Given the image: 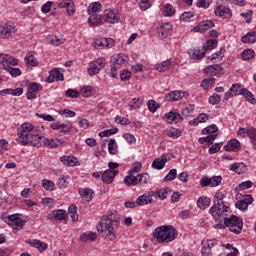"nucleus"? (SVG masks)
<instances>
[{
	"label": "nucleus",
	"mask_w": 256,
	"mask_h": 256,
	"mask_svg": "<svg viewBox=\"0 0 256 256\" xmlns=\"http://www.w3.org/2000/svg\"><path fill=\"white\" fill-rule=\"evenodd\" d=\"M52 217L56 220V221H63V219H65L67 217V212L65 210H54L52 212Z\"/></svg>",
	"instance_id": "46"
},
{
	"label": "nucleus",
	"mask_w": 256,
	"mask_h": 256,
	"mask_svg": "<svg viewBox=\"0 0 256 256\" xmlns=\"http://www.w3.org/2000/svg\"><path fill=\"white\" fill-rule=\"evenodd\" d=\"M51 129H60L62 133H69V131L73 129V126L71 124H61L60 122H53L51 124Z\"/></svg>",
	"instance_id": "29"
},
{
	"label": "nucleus",
	"mask_w": 256,
	"mask_h": 256,
	"mask_svg": "<svg viewBox=\"0 0 256 256\" xmlns=\"http://www.w3.org/2000/svg\"><path fill=\"white\" fill-rule=\"evenodd\" d=\"M242 43H255L256 41V31L248 32L241 38Z\"/></svg>",
	"instance_id": "41"
},
{
	"label": "nucleus",
	"mask_w": 256,
	"mask_h": 256,
	"mask_svg": "<svg viewBox=\"0 0 256 256\" xmlns=\"http://www.w3.org/2000/svg\"><path fill=\"white\" fill-rule=\"evenodd\" d=\"M95 49H105V47H113V39L99 38L94 41Z\"/></svg>",
	"instance_id": "20"
},
{
	"label": "nucleus",
	"mask_w": 256,
	"mask_h": 256,
	"mask_svg": "<svg viewBox=\"0 0 256 256\" xmlns=\"http://www.w3.org/2000/svg\"><path fill=\"white\" fill-rule=\"evenodd\" d=\"M118 229H119V226H115L114 224H111L109 220L106 221L101 219L97 225V231L99 235L103 239H108V241H115V239H117Z\"/></svg>",
	"instance_id": "4"
},
{
	"label": "nucleus",
	"mask_w": 256,
	"mask_h": 256,
	"mask_svg": "<svg viewBox=\"0 0 256 256\" xmlns=\"http://www.w3.org/2000/svg\"><path fill=\"white\" fill-rule=\"evenodd\" d=\"M242 95L249 101V103H252V105H255L256 100L253 98V94L249 92L247 89L242 90Z\"/></svg>",
	"instance_id": "63"
},
{
	"label": "nucleus",
	"mask_w": 256,
	"mask_h": 256,
	"mask_svg": "<svg viewBox=\"0 0 256 256\" xmlns=\"http://www.w3.org/2000/svg\"><path fill=\"white\" fill-rule=\"evenodd\" d=\"M209 213L215 221L223 223L231 215V208L225 205V203L213 204L209 209Z\"/></svg>",
	"instance_id": "5"
},
{
	"label": "nucleus",
	"mask_w": 256,
	"mask_h": 256,
	"mask_svg": "<svg viewBox=\"0 0 256 256\" xmlns=\"http://www.w3.org/2000/svg\"><path fill=\"white\" fill-rule=\"evenodd\" d=\"M105 67L104 58H98L95 61L91 62L88 66L89 75H97Z\"/></svg>",
	"instance_id": "10"
},
{
	"label": "nucleus",
	"mask_w": 256,
	"mask_h": 256,
	"mask_svg": "<svg viewBox=\"0 0 256 256\" xmlns=\"http://www.w3.org/2000/svg\"><path fill=\"white\" fill-rule=\"evenodd\" d=\"M253 57H255V51H253L251 49L245 50L242 53L243 61H251V59H253Z\"/></svg>",
	"instance_id": "54"
},
{
	"label": "nucleus",
	"mask_w": 256,
	"mask_h": 256,
	"mask_svg": "<svg viewBox=\"0 0 256 256\" xmlns=\"http://www.w3.org/2000/svg\"><path fill=\"white\" fill-rule=\"evenodd\" d=\"M186 95V92L174 90L166 94L164 99L170 103H175V101H180V99H183V97H186Z\"/></svg>",
	"instance_id": "13"
},
{
	"label": "nucleus",
	"mask_w": 256,
	"mask_h": 256,
	"mask_svg": "<svg viewBox=\"0 0 256 256\" xmlns=\"http://www.w3.org/2000/svg\"><path fill=\"white\" fill-rule=\"evenodd\" d=\"M24 61L27 67H37V65H39V61L35 59L33 52H28L24 58Z\"/></svg>",
	"instance_id": "31"
},
{
	"label": "nucleus",
	"mask_w": 256,
	"mask_h": 256,
	"mask_svg": "<svg viewBox=\"0 0 256 256\" xmlns=\"http://www.w3.org/2000/svg\"><path fill=\"white\" fill-rule=\"evenodd\" d=\"M188 55L190 59H193L194 61H200V59H203V57H205V50L199 47L192 48L188 50Z\"/></svg>",
	"instance_id": "18"
},
{
	"label": "nucleus",
	"mask_w": 256,
	"mask_h": 256,
	"mask_svg": "<svg viewBox=\"0 0 256 256\" xmlns=\"http://www.w3.org/2000/svg\"><path fill=\"white\" fill-rule=\"evenodd\" d=\"M43 89V86L39 83L32 82L28 85V90L26 93V98L31 99H37V93Z\"/></svg>",
	"instance_id": "11"
},
{
	"label": "nucleus",
	"mask_w": 256,
	"mask_h": 256,
	"mask_svg": "<svg viewBox=\"0 0 256 256\" xmlns=\"http://www.w3.org/2000/svg\"><path fill=\"white\" fill-rule=\"evenodd\" d=\"M218 41L217 39H211L206 41V43L203 45V50L205 51H213L217 47Z\"/></svg>",
	"instance_id": "45"
},
{
	"label": "nucleus",
	"mask_w": 256,
	"mask_h": 256,
	"mask_svg": "<svg viewBox=\"0 0 256 256\" xmlns=\"http://www.w3.org/2000/svg\"><path fill=\"white\" fill-rule=\"evenodd\" d=\"M214 13L216 17H223L224 19H230L232 16L231 9L225 8V6H217Z\"/></svg>",
	"instance_id": "23"
},
{
	"label": "nucleus",
	"mask_w": 256,
	"mask_h": 256,
	"mask_svg": "<svg viewBox=\"0 0 256 256\" xmlns=\"http://www.w3.org/2000/svg\"><path fill=\"white\" fill-rule=\"evenodd\" d=\"M219 72H221V66L219 64L210 65L204 68V73H206V75H217Z\"/></svg>",
	"instance_id": "38"
},
{
	"label": "nucleus",
	"mask_w": 256,
	"mask_h": 256,
	"mask_svg": "<svg viewBox=\"0 0 256 256\" xmlns=\"http://www.w3.org/2000/svg\"><path fill=\"white\" fill-rule=\"evenodd\" d=\"M103 5L99 2H93L88 7V15H95V13H101Z\"/></svg>",
	"instance_id": "34"
},
{
	"label": "nucleus",
	"mask_w": 256,
	"mask_h": 256,
	"mask_svg": "<svg viewBox=\"0 0 256 256\" xmlns=\"http://www.w3.org/2000/svg\"><path fill=\"white\" fill-rule=\"evenodd\" d=\"M181 133V129L170 128L167 130L166 135L172 139H177V137H181Z\"/></svg>",
	"instance_id": "50"
},
{
	"label": "nucleus",
	"mask_w": 256,
	"mask_h": 256,
	"mask_svg": "<svg viewBox=\"0 0 256 256\" xmlns=\"http://www.w3.org/2000/svg\"><path fill=\"white\" fill-rule=\"evenodd\" d=\"M110 63L111 69L109 74L110 77H113V79H115V77H117V71H119V69H121L123 65H127V63H129V56L123 53L114 54L111 57Z\"/></svg>",
	"instance_id": "7"
},
{
	"label": "nucleus",
	"mask_w": 256,
	"mask_h": 256,
	"mask_svg": "<svg viewBox=\"0 0 256 256\" xmlns=\"http://www.w3.org/2000/svg\"><path fill=\"white\" fill-rule=\"evenodd\" d=\"M103 21H105L106 23H119V14L117 12H115V10H105L104 11V15H103Z\"/></svg>",
	"instance_id": "14"
},
{
	"label": "nucleus",
	"mask_w": 256,
	"mask_h": 256,
	"mask_svg": "<svg viewBox=\"0 0 256 256\" xmlns=\"http://www.w3.org/2000/svg\"><path fill=\"white\" fill-rule=\"evenodd\" d=\"M152 197H155V199H167V190H160V191H151Z\"/></svg>",
	"instance_id": "52"
},
{
	"label": "nucleus",
	"mask_w": 256,
	"mask_h": 256,
	"mask_svg": "<svg viewBox=\"0 0 256 256\" xmlns=\"http://www.w3.org/2000/svg\"><path fill=\"white\" fill-rule=\"evenodd\" d=\"M155 0H139V7L142 9V11H147L149 7H151V4Z\"/></svg>",
	"instance_id": "59"
},
{
	"label": "nucleus",
	"mask_w": 256,
	"mask_h": 256,
	"mask_svg": "<svg viewBox=\"0 0 256 256\" xmlns=\"http://www.w3.org/2000/svg\"><path fill=\"white\" fill-rule=\"evenodd\" d=\"M29 245H31V247H35L36 249H38L40 253H43V251H46L47 249V243L37 239L30 240Z\"/></svg>",
	"instance_id": "32"
},
{
	"label": "nucleus",
	"mask_w": 256,
	"mask_h": 256,
	"mask_svg": "<svg viewBox=\"0 0 256 256\" xmlns=\"http://www.w3.org/2000/svg\"><path fill=\"white\" fill-rule=\"evenodd\" d=\"M39 143L40 145H38V147H51L52 149H55L56 147H59L61 141L59 139L49 140L47 137L41 136Z\"/></svg>",
	"instance_id": "15"
},
{
	"label": "nucleus",
	"mask_w": 256,
	"mask_h": 256,
	"mask_svg": "<svg viewBox=\"0 0 256 256\" xmlns=\"http://www.w3.org/2000/svg\"><path fill=\"white\" fill-rule=\"evenodd\" d=\"M193 17H195V13H193V12H184L180 16V21H185L186 23H189L190 21H193Z\"/></svg>",
	"instance_id": "56"
},
{
	"label": "nucleus",
	"mask_w": 256,
	"mask_h": 256,
	"mask_svg": "<svg viewBox=\"0 0 256 256\" xmlns=\"http://www.w3.org/2000/svg\"><path fill=\"white\" fill-rule=\"evenodd\" d=\"M95 239H97L96 232L88 231V232L81 234V236H80V241H82V243H87V241H95Z\"/></svg>",
	"instance_id": "37"
},
{
	"label": "nucleus",
	"mask_w": 256,
	"mask_h": 256,
	"mask_svg": "<svg viewBox=\"0 0 256 256\" xmlns=\"http://www.w3.org/2000/svg\"><path fill=\"white\" fill-rule=\"evenodd\" d=\"M194 111H195V106L193 104H189L182 109V115L184 117H189V115H191V113H193Z\"/></svg>",
	"instance_id": "60"
},
{
	"label": "nucleus",
	"mask_w": 256,
	"mask_h": 256,
	"mask_svg": "<svg viewBox=\"0 0 256 256\" xmlns=\"http://www.w3.org/2000/svg\"><path fill=\"white\" fill-rule=\"evenodd\" d=\"M69 183H71V176L64 175L58 178L57 185L60 189H67V187H69Z\"/></svg>",
	"instance_id": "35"
},
{
	"label": "nucleus",
	"mask_w": 256,
	"mask_h": 256,
	"mask_svg": "<svg viewBox=\"0 0 256 256\" xmlns=\"http://www.w3.org/2000/svg\"><path fill=\"white\" fill-rule=\"evenodd\" d=\"M231 171H235V173H238L241 175V173H245L247 171V166L243 163H235L230 166Z\"/></svg>",
	"instance_id": "40"
},
{
	"label": "nucleus",
	"mask_w": 256,
	"mask_h": 256,
	"mask_svg": "<svg viewBox=\"0 0 256 256\" xmlns=\"http://www.w3.org/2000/svg\"><path fill=\"white\" fill-rule=\"evenodd\" d=\"M223 199H225V194L223 192H218L214 196V204L213 205H221L223 202Z\"/></svg>",
	"instance_id": "61"
},
{
	"label": "nucleus",
	"mask_w": 256,
	"mask_h": 256,
	"mask_svg": "<svg viewBox=\"0 0 256 256\" xmlns=\"http://www.w3.org/2000/svg\"><path fill=\"white\" fill-rule=\"evenodd\" d=\"M165 116L168 123H179L181 121V114L177 112H169Z\"/></svg>",
	"instance_id": "39"
},
{
	"label": "nucleus",
	"mask_w": 256,
	"mask_h": 256,
	"mask_svg": "<svg viewBox=\"0 0 256 256\" xmlns=\"http://www.w3.org/2000/svg\"><path fill=\"white\" fill-rule=\"evenodd\" d=\"M108 151L110 155H117V152L119 151V146L117 145V141H115V139L109 140Z\"/></svg>",
	"instance_id": "42"
},
{
	"label": "nucleus",
	"mask_w": 256,
	"mask_h": 256,
	"mask_svg": "<svg viewBox=\"0 0 256 256\" xmlns=\"http://www.w3.org/2000/svg\"><path fill=\"white\" fill-rule=\"evenodd\" d=\"M8 223L13 227L23 229V225H25V220L21 219V214H12L8 216Z\"/></svg>",
	"instance_id": "17"
},
{
	"label": "nucleus",
	"mask_w": 256,
	"mask_h": 256,
	"mask_svg": "<svg viewBox=\"0 0 256 256\" xmlns=\"http://www.w3.org/2000/svg\"><path fill=\"white\" fill-rule=\"evenodd\" d=\"M239 149H241V144L237 139L228 141L227 145L225 146L226 151H239Z\"/></svg>",
	"instance_id": "36"
},
{
	"label": "nucleus",
	"mask_w": 256,
	"mask_h": 256,
	"mask_svg": "<svg viewBox=\"0 0 256 256\" xmlns=\"http://www.w3.org/2000/svg\"><path fill=\"white\" fill-rule=\"evenodd\" d=\"M80 93L82 97H91L93 94V88L91 86H84L81 88Z\"/></svg>",
	"instance_id": "58"
},
{
	"label": "nucleus",
	"mask_w": 256,
	"mask_h": 256,
	"mask_svg": "<svg viewBox=\"0 0 256 256\" xmlns=\"http://www.w3.org/2000/svg\"><path fill=\"white\" fill-rule=\"evenodd\" d=\"M78 192L79 195H81V197L87 203H89L93 199V197H95V192H93V189L91 188H80L78 189Z\"/></svg>",
	"instance_id": "22"
},
{
	"label": "nucleus",
	"mask_w": 256,
	"mask_h": 256,
	"mask_svg": "<svg viewBox=\"0 0 256 256\" xmlns=\"http://www.w3.org/2000/svg\"><path fill=\"white\" fill-rule=\"evenodd\" d=\"M212 27H215V23L211 20H206L200 22L196 27H194V31H196V33H205V31H209Z\"/></svg>",
	"instance_id": "19"
},
{
	"label": "nucleus",
	"mask_w": 256,
	"mask_h": 256,
	"mask_svg": "<svg viewBox=\"0 0 256 256\" xmlns=\"http://www.w3.org/2000/svg\"><path fill=\"white\" fill-rule=\"evenodd\" d=\"M225 227H229L232 233L239 235L243 230V219L232 215L230 218L228 217L223 223H218L215 225V229H225Z\"/></svg>",
	"instance_id": "6"
},
{
	"label": "nucleus",
	"mask_w": 256,
	"mask_h": 256,
	"mask_svg": "<svg viewBox=\"0 0 256 256\" xmlns=\"http://www.w3.org/2000/svg\"><path fill=\"white\" fill-rule=\"evenodd\" d=\"M177 178V169H171L164 177V181H174Z\"/></svg>",
	"instance_id": "64"
},
{
	"label": "nucleus",
	"mask_w": 256,
	"mask_h": 256,
	"mask_svg": "<svg viewBox=\"0 0 256 256\" xmlns=\"http://www.w3.org/2000/svg\"><path fill=\"white\" fill-rule=\"evenodd\" d=\"M218 241L217 239H209L206 241H202V247H206V249H213V247H216V245H218Z\"/></svg>",
	"instance_id": "51"
},
{
	"label": "nucleus",
	"mask_w": 256,
	"mask_h": 256,
	"mask_svg": "<svg viewBox=\"0 0 256 256\" xmlns=\"http://www.w3.org/2000/svg\"><path fill=\"white\" fill-rule=\"evenodd\" d=\"M17 65H19V59L9 54H0V67L7 71L11 77H19L21 75V69L13 68L17 67Z\"/></svg>",
	"instance_id": "3"
},
{
	"label": "nucleus",
	"mask_w": 256,
	"mask_h": 256,
	"mask_svg": "<svg viewBox=\"0 0 256 256\" xmlns=\"http://www.w3.org/2000/svg\"><path fill=\"white\" fill-rule=\"evenodd\" d=\"M60 161L66 167H77V165H79V162L75 156H61Z\"/></svg>",
	"instance_id": "24"
},
{
	"label": "nucleus",
	"mask_w": 256,
	"mask_h": 256,
	"mask_svg": "<svg viewBox=\"0 0 256 256\" xmlns=\"http://www.w3.org/2000/svg\"><path fill=\"white\" fill-rule=\"evenodd\" d=\"M141 105H143V99L141 98H133L128 103V107H130L131 111H133V109H140Z\"/></svg>",
	"instance_id": "44"
},
{
	"label": "nucleus",
	"mask_w": 256,
	"mask_h": 256,
	"mask_svg": "<svg viewBox=\"0 0 256 256\" xmlns=\"http://www.w3.org/2000/svg\"><path fill=\"white\" fill-rule=\"evenodd\" d=\"M208 119H209V116H207V114L205 113H202L197 118L190 121V125H199V123H206Z\"/></svg>",
	"instance_id": "47"
},
{
	"label": "nucleus",
	"mask_w": 256,
	"mask_h": 256,
	"mask_svg": "<svg viewBox=\"0 0 256 256\" xmlns=\"http://www.w3.org/2000/svg\"><path fill=\"white\" fill-rule=\"evenodd\" d=\"M115 175L117 172L115 170H106L102 173V181L103 183H113V179H115Z\"/></svg>",
	"instance_id": "30"
},
{
	"label": "nucleus",
	"mask_w": 256,
	"mask_h": 256,
	"mask_svg": "<svg viewBox=\"0 0 256 256\" xmlns=\"http://www.w3.org/2000/svg\"><path fill=\"white\" fill-rule=\"evenodd\" d=\"M196 205L198 209L205 210L211 205V199L207 196H201L198 198Z\"/></svg>",
	"instance_id": "27"
},
{
	"label": "nucleus",
	"mask_w": 256,
	"mask_h": 256,
	"mask_svg": "<svg viewBox=\"0 0 256 256\" xmlns=\"http://www.w3.org/2000/svg\"><path fill=\"white\" fill-rule=\"evenodd\" d=\"M177 229L172 225H163L153 231V237L157 243H171L177 239Z\"/></svg>",
	"instance_id": "2"
},
{
	"label": "nucleus",
	"mask_w": 256,
	"mask_h": 256,
	"mask_svg": "<svg viewBox=\"0 0 256 256\" xmlns=\"http://www.w3.org/2000/svg\"><path fill=\"white\" fill-rule=\"evenodd\" d=\"M219 131V128H217V125L212 124L208 127H206L204 130H202L203 135H213V133H217Z\"/></svg>",
	"instance_id": "53"
},
{
	"label": "nucleus",
	"mask_w": 256,
	"mask_h": 256,
	"mask_svg": "<svg viewBox=\"0 0 256 256\" xmlns=\"http://www.w3.org/2000/svg\"><path fill=\"white\" fill-rule=\"evenodd\" d=\"M136 203L138 206L149 205V203H153V195H151V192L143 194L137 198Z\"/></svg>",
	"instance_id": "26"
},
{
	"label": "nucleus",
	"mask_w": 256,
	"mask_h": 256,
	"mask_svg": "<svg viewBox=\"0 0 256 256\" xmlns=\"http://www.w3.org/2000/svg\"><path fill=\"white\" fill-rule=\"evenodd\" d=\"M124 183L128 186L135 187V185H138L137 176L128 173V175L124 178Z\"/></svg>",
	"instance_id": "43"
},
{
	"label": "nucleus",
	"mask_w": 256,
	"mask_h": 256,
	"mask_svg": "<svg viewBox=\"0 0 256 256\" xmlns=\"http://www.w3.org/2000/svg\"><path fill=\"white\" fill-rule=\"evenodd\" d=\"M64 79L65 77L63 76V73H61L59 69H54L50 71L46 81L47 83H53L54 81H63Z\"/></svg>",
	"instance_id": "21"
},
{
	"label": "nucleus",
	"mask_w": 256,
	"mask_h": 256,
	"mask_svg": "<svg viewBox=\"0 0 256 256\" xmlns=\"http://www.w3.org/2000/svg\"><path fill=\"white\" fill-rule=\"evenodd\" d=\"M150 179H151V177L147 173L137 175L138 184L141 186L147 185V183H149Z\"/></svg>",
	"instance_id": "49"
},
{
	"label": "nucleus",
	"mask_w": 256,
	"mask_h": 256,
	"mask_svg": "<svg viewBox=\"0 0 256 256\" xmlns=\"http://www.w3.org/2000/svg\"><path fill=\"white\" fill-rule=\"evenodd\" d=\"M171 67H173V62H171V60H166L155 65V69L156 71H159V73H165V71H169Z\"/></svg>",
	"instance_id": "28"
},
{
	"label": "nucleus",
	"mask_w": 256,
	"mask_h": 256,
	"mask_svg": "<svg viewBox=\"0 0 256 256\" xmlns=\"http://www.w3.org/2000/svg\"><path fill=\"white\" fill-rule=\"evenodd\" d=\"M74 4L75 2H73V0H61L58 3V7L60 9H69V7H73Z\"/></svg>",
	"instance_id": "57"
},
{
	"label": "nucleus",
	"mask_w": 256,
	"mask_h": 256,
	"mask_svg": "<svg viewBox=\"0 0 256 256\" xmlns=\"http://www.w3.org/2000/svg\"><path fill=\"white\" fill-rule=\"evenodd\" d=\"M18 143L21 145H32V147H38L41 145V135L39 129L29 122H24L17 130Z\"/></svg>",
	"instance_id": "1"
},
{
	"label": "nucleus",
	"mask_w": 256,
	"mask_h": 256,
	"mask_svg": "<svg viewBox=\"0 0 256 256\" xmlns=\"http://www.w3.org/2000/svg\"><path fill=\"white\" fill-rule=\"evenodd\" d=\"M48 39L51 45H55V47H59V45H63V43H65L64 38L61 36H50Z\"/></svg>",
	"instance_id": "48"
},
{
	"label": "nucleus",
	"mask_w": 256,
	"mask_h": 256,
	"mask_svg": "<svg viewBox=\"0 0 256 256\" xmlns=\"http://www.w3.org/2000/svg\"><path fill=\"white\" fill-rule=\"evenodd\" d=\"M104 221H109L111 224H114L116 227H119L121 225V217L119 216V213L115 210H110L108 214L102 218Z\"/></svg>",
	"instance_id": "12"
},
{
	"label": "nucleus",
	"mask_w": 256,
	"mask_h": 256,
	"mask_svg": "<svg viewBox=\"0 0 256 256\" xmlns=\"http://www.w3.org/2000/svg\"><path fill=\"white\" fill-rule=\"evenodd\" d=\"M167 156L166 155H162L160 158L155 159L152 162V167L153 169H163V167H165V163H167Z\"/></svg>",
	"instance_id": "33"
},
{
	"label": "nucleus",
	"mask_w": 256,
	"mask_h": 256,
	"mask_svg": "<svg viewBox=\"0 0 256 256\" xmlns=\"http://www.w3.org/2000/svg\"><path fill=\"white\" fill-rule=\"evenodd\" d=\"M88 23L90 27H99L103 25V17L99 14H89Z\"/></svg>",
	"instance_id": "25"
},
{
	"label": "nucleus",
	"mask_w": 256,
	"mask_h": 256,
	"mask_svg": "<svg viewBox=\"0 0 256 256\" xmlns=\"http://www.w3.org/2000/svg\"><path fill=\"white\" fill-rule=\"evenodd\" d=\"M223 181L221 176L202 177L200 180L201 187H219V184Z\"/></svg>",
	"instance_id": "9"
},
{
	"label": "nucleus",
	"mask_w": 256,
	"mask_h": 256,
	"mask_svg": "<svg viewBox=\"0 0 256 256\" xmlns=\"http://www.w3.org/2000/svg\"><path fill=\"white\" fill-rule=\"evenodd\" d=\"M68 215H70L72 221H78L79 215H77V207L76 206H70L68 208Z\"/></svg>",
	"instance_id": "55"
},
{
	"label": "nucleus",
	"mask_w": 256,
	"mask_h": 256,
	"mask_svg": "<svg viewBox=\"0 0 256 256\" xmlns=\"http://www.w3.org/2000/svg\"><path fill=\"white\" fill-rule=\"evenodd\" d=\"M17 33V27L13 23H5L0 26V39H9Z\"/></svg>",
	"instance_id": "8"
},
{
	"label": "nucleus",
	"mask_w": 256,
	"mask_h": 256,
	"mask_svg": "<svg viewBox=\"0 0 256 256\" xmlns=\"http://www.w3.org/2000/svg\"><path fill=\"white\" fill-rule=\"evenodd\" d=\"M248 137L253 145V147L256 148V129L250 128L248 132Z\"/></svg>",
	"instance_id": "62"
},
{
	"label": "nucleus",
	"mask_w": 256,
	"mask_h": 256,
	"mask_svg": "<svg viewBox=\"0 0 256 256\" xmlns=\"http://www.w3.org/2000/svg\"><path fill=\"white\" fill-rule=\"evenodd\" d=\"M173 33V26L170 23H164L158 28L160 39H167Z\"/></svg>",
	"instance_id": "16"
}]
</instances>
